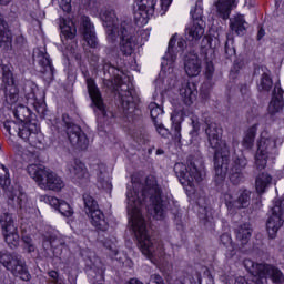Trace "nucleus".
Returning a JSON list of instances; mask_svg holds the SVG:
<instances>
[{
	"instance_id": "1",
	"label": "nucleus",
	"mask_w": 284,
	"mask_h": 284,
	"mask_svg": "<svg viewBox=\"0 0 284 284\" xmlns=\"http://www.w3.org/2000/svg\"><path fill=\"white\" fill-rule=\"evenodd\" d=\"M126 199L129 221L138 239V247L146 258H152V256H156V247L154 246V241L148 235L145 220L141 214V205L149 199L153 219L156 221L165 219V206L161 199V187L156 182V178L153 175L146 176L144 184L134 182L133 191H128Z\"/></svg>"
},
{
	"instance_id": "2",
	"label": "nucleus",
	"mask_w": 284,
	"mask_h": 284,
	"mask_svg": "<svg viewBox=\"0 0 284 284\" xmlns=\"http://www.w3.org/2000/svg\"><path fill=\"white\" fill-rule=\"evenodd\" d=\"M204 132L209 141L210 148L214 152V171L215 181L223 183L227 176V164L230 163V148L223 141V129L215 122H206Z\"/></svg>"
},
{
	"instance_id": "3",
	"label": "nucleus",
	"mask_w": 284,
	"mask_h": 284,
	"mask_svg": "<svg viewBox=\"0 0 284 284\" xmlns=\"http://www.w3.org/2000/svg\"><path fill=\"white\" fill-rule=\"evenodd\" d=\"M187 165L178 162L174 165V172L182 185L192 187L194 183H201L205 176V165L203 159L190 155L186 161Z\"/></svg>"
},
{
	"instance_id": "4",
	"label": "nucleus",
	"mask_w": 284,
	"mask_h": 284,
	"mask_svg": "<svg viewBox=\"0 0 284 284\" xmlns=\"http://www.w3.org/2000/svg\"><path fill=\"white\" fill-rule=\"evenodd\" d=\"M28 174L38 183L41 190H52V192H61L65 187V182L54 172L45 170L41 164H30L27 168Z\"/></svg>"
},
{
	"instance_id": "5",
	"label": "nucleus",
	"mask_w": 284,
	"mask_h": 284,
	"mask_svg": "<svg viewBox=\"0 0 284 284\" xmlns=\"http://www.w3.org/2000/svg\"><path fill=\"white\" fill-rule=\"evenodd\" d=\"M0 263L11 272L13 276H18L21 281H30V272L26 265V260L17 253L0 252Z\"/></svg>"
},
{
	"instance_id": "6",
	"label": "nucleus",
	"mask_w": 284,
	"mask_h": 284,
	"mask_svg": "<svg viewBox=\"0 0 284 284\" xmlns=\"http://www.w3.org/2000/svg\"><path fill=\"white\" fill-rule=\"evenodd\" d=\"M243 265L250 274L253 276H258V278H272V282L275 284L284 283V275L281 270L270 264H258L250 258H245Z\"/></svg>"
},
{
	"instance_id": "7",
	"label": "nucleus",
	"mask_w": 284,
	"mask_h": 284,
	"mask_svg": "<svg viewBox=\"0 0 284 284\" xmlns=\"http://www.w3.org/2000/svg\"><path fill=\"white\" fill-rule=\"evenodd\" d=\"M276 154H278L276 141L262 135L257 142V152L255 154V165L257 170H265L267 159H276Z\"/></svg>"
},
{
	"instance_id": "8",
	"label": "nucleus",
	"mask_w": 284,
	"mask_h": 284,
	"mask_svg": "<svg viewBox=\"0 0 284 284\" xmlns=\"http://www.w3.org/2000/svg\"><path fill=\"white\" fill-rule=\"evenodd\" d=\"M62 121L67 128L68 139L72 148L74 150H88L90 141L88 140V135L81 130V126L70 122V118L67 114L62 115Z\"/></svg>"
},
{
	"instance_id": "9",
	"label": "nucleus",
	"mask_w": 284,
	"mask_h": 284,
	"mask_svg": "<svg viewBox=\"0 0 284 284\" xmlns=\"http://www.w3.org/2000/svg\"><path fill=\"white\" fill-rule=\"evenodd\" d=\"M120 38V51L126 57H131L136 48V39L134 38V29L132 22L122 21L120 22V30L118 31Z\"/></svg>"
},
{
	"instance_id": "10",
	"label": "nucleus",
	"mask_w": 284,
	"mask_h": 284,
	"mask_svg": "<svg viewBox=\"0 0 284 284\" xmlns=\"http://www.w3.org/2000/svg\"><path fill=\"white\" fill-rule=\"evenodd\" d=\"M284 200L277 199L273 202V206L271 207V215L266 221V230L268 232L270 239H276V234H278V230L283 227L284 217Z\"/></svg>"
},
{
	"instance_id": "11",
	"label": "nucleus",
	"mask_w": 284,
	"mask_h": 284,
	"mask_svg": "<svg viewBox=\"0 0 284 284\" xmlns=\"http://www.w3.org/2000/svg\"><path fill=\"white\" fill-rule=\"evenodd\" d=\"M251 196L252 192L248 190H240L237 194L232 191L224 193L223 199L227 210L230 212H236V210L250 207Z\"/></svg>"
},
{
	"instance_id": "12",
	"label": "nucleus",
	"mask_w": 284,
	"mask_h": 284,
	"mask_svg": "<svg viewBox=\"0 0 284 284\" xmlns=\"http://www.w3.org/2000/svg\"><path fill=\"white\" fill-rule=\"evenodd\" d=\"M101 19L103 26L106 29V39L111 43H114L119 39V31L121 30V23L119 24V18L112 9H105L101 12Z\"/></svg>"
},
{
	"instance_id": "13",
	"label": "nucleus",
	"mask_w": 284,
	"mask_h": 284,
	"mask_svg": "<svg viewBox=\"0 0 284 284\" xmlns=\"http://www.w3.org/2000/svg\"><path fill=\"white\" fill-rule=\"evenodd\" d=\"M33 61L39 65V72L44 75L45 81H52L54 79V67H52V60L45 52V49L33 50Z\"/></svg>"
},
{
	"instance_id": "14",
	"label": "nucleus",
	"mask_w": 284,
	"mask_h": 284,
	"mask_svg": "<svg viewBox=\"0 0 284 284\" xmlns=\"http://www.w3.org/2000/svg\"><path fill=\"white\" fill-rule=\"evenodd\" d=\"M120 102L126 116L139 114V106H136V103H139V98L134 95V91L130 89H121Z\"/></svg>"
},
{
	"instance_id": "15",
	"label": "nucleus",
	"mask_w": 284,
	"mask_h": 284,
	"mask_svg": "<svg viewBox=\"0 0 284 284\" xmlns=\"http://www.w3.org/2000/svg\"><path fill=\"white\" fill-rule=\"evenodd\" d=\"M246 166L247 159H245V156H233V163L230 170V181L231 183H233V185H239V183H243V181L245 180V175H243V170Z\"/></svg>"
},
{
	"instance_id": "16",
	"label": "nucleus",
	"mask_w": 284,
	"mask_h": 284,
	"mask_svg": "<svg viewBox=\"0 0 284 284\" xmlns=\"http://www.w3.org/2000/svg\"><path fill=\"white\" fill-rule=\"evenodd\" d=\"M65 245V240L60 237L57 234L47 233L42 239V254L44 258H52V250H57L58 247H63Z\"/></svg>"
},
{
	"instance_id": "17",
	"label": "nucleus",
	"mask_w": 284,
	"mask_h": 284,
	"mask_svg": "<svg viewBox=\"0 0 284 284\" xmlns=\"http://www.w3.org/2000/svg\"><path fill=\"white\" fill-rule=\"evenodd\" d=\"M67 170L69 172L70 179L77 183H81V181H88V179H90V174L88 173L85 164H83V162L80 160H73L69 162Z\"/></svg>"
},
{
	"instance_id": "18",
	"label": "nucleus",
	"mask_w": 284,
	"mask_h": 284,
	"mask_svg": "<svg viewBox=\"0 0 284 284\" xmlns=\"http://www.w3.org/2000/svg\"><path fill=\"white\" fill-rule=\"evenodd\" d=\"M18 130V136H20V139L28 141L30 145H37L39 136V129L37 128V124L32 122H22L19 123Z\"/></svg>"
},
{
	"instance_id": "19",
	"label": "nucleus",
	"mask_w": 284,
	"mask_h": 284,
	"mask_svg": "<svg viewBox=\"0 0 284 284\" xmlns=\"http://www.w3.org/2000/svg\"><path fill=\"white\" fill-rule=\"evenodd\" d=\"M87 88L92 103L95 105V108H98L101 114L105 116V104L103 103L101 91L92 78L87 79Z\"/></svg>"
},
{
	"instance_id": "20",
	"label": "nucleus",
	"mask_w": 284,
	"mask_h": 284,
	"mask_svg": "<svg viewBox=\"0 0 284 284\" xmlns=\"http://www.w3.org/2000/svg\"><path fill=\"white\" fill-rule=\"evenodd\" d=\"M81 31L84 38V41L90 45V48H97L99 41L97 40V33L94 32V26L90 22V18H81Z\"/></svg>"
},
{
	"instance_id": "21",
	"label": "nucleus",
	"mask_w": 284,
	"mask_h": 284,
	"mask_svg": "<svg viewBox=\"0 0 284 284\" xmlns=\"http://www.w3.org/2000/svg\"><path fill=\"white\" fill-rule=\"evenodd\" d=\"M184 70L187 77H199L201 74V59L196 53H189L185 57Z\"/></svg>"
},
{
	"instance_id": "22",
	"label": "nucleus",
	"mask_w": 284,
	"mask_h": 284,
	"mask_svg": "<svg viewBox=\"0 0 284 284\" xmlns=\"http://www.w3.org/2000/svg\"><path fill=\"white\" fill-rule=\"evenodd\" d=\"M283 94L284 91L281 88V83L277 82L274 87L273 97L268 104L270 114H276L277 112H281V110H283Z\"/></svg>"
},
{
	"instance_id": "23",
	"label": "nucleus",
	"mask_w": 284,
	"mask_h": 284,
	"mask_svg": "<svg viewBox=\"0 0 284 284\" xmlns=\"http://www.w3.org/2000/svg\"><path fill=\"white\" fill-rule=\"evenodd\" d=\"M0 45L4 50H10L12 48V32L8 30V22L0 13Z\"/></svg>"
},
{
	"instance_id": "24",
	"label": "nucleus",
	"mask_w": 284,
	"mask_h": 284,
	"mask_svg": "<svg viewBox=\"0 0 284 284\" xmlns=\"http://www.w3.org/2000/svg\"><path fill=\"white\" fill-rule=\"evenodd\" d=\"M196 87L194 83H185L180 89V97L185 105H192L196 101Z\"/></svg>"
},
{
	"instance_id": "25",
	"label": "nucleus",
	"mask_w": 284,
	"mask_h": 284,
	"mask_svg": "<svg viewBox=\"0 0 284 284\" xmlns=\"http://www.w3.org/2000/svg\"><path fill=\"white\" fill-rule=\"evenodd\" d=\"M95 171L98 176V187L101 190H112V182H110L105 164H98Z\"/></svg>"
},
{
	"instance_id": "26",
	"label": "nucleus",
	"mask_w": 284,
	"mask_h": 284,
	"mask_svg": "<svg viewBox=\"0 0 284 284\" xmlns=\"http://www.w3.org/2000/svg\"><path fill=\"white\" fill-rule=\"evenodd\" d=\"M0 226L2 232H14L17 230V216L10 211H3L0 214Z\"/></svg>"
},
{
	"instance_id": "27",
	"label": "nucleus",
	"mask_w": 284,
	"mask_h": 284,
	"mask_svg": "<svg viewBox=\"0 0 284 284\" xmlns=\"http://www.w3.org/2000/svg\"><path fill=\"white\" fill-rule=\"evenodd\" d=\"M174 45H176V36H173L169 41V48L162 62L163 70H170L176 61V53L174 52Z\"/></svg>"
},
{
	"instance_id": "28",
	"label": "nucleus",
	"mask_w": 284,
	"mask_h": 284,
	"mask_svg": "<svg viewBox=\"0 0 284 284\" xmlns=\"http://www.w3.org/2000/svg\"><path fill=\"white\" fill-rule=\"evenodd\" d=\"M61 34L64 39H74L77 37V24L74 21L65 18L59 19Z\"/></svg>"
},
{
	"instance_id": "29",
	"label": "nucleus",
	"mask_w": 284,
	"mask_h": 284,
	"mask_svg": "<svg viewBox=\"0 0 284 284\" xmlns=\"http://www.w3.org/2000/svg\"><path fill=\"white\" fill-rule=\"evenodd\" d=\"M205 34V22H200V24L192 23L185 30V37L189 41H199Z\"/></svg>"
},
{
	"instance_id": "30",
	"label": "nucleus",
	"mask_w": 284,
	"mask_h": 284,
	"mask_svg": "<svg viewBox=\"0 0 284 284\" xmlns=\"http://www.w3.org/2000/svg\"><path fill=\"white\" fill-rule=\"evenodd\" d=\"M87 215L90 216L93 227H97V230H100L101 232L108 230V222L105 221V215L101 209L87 213Z\"/></svg>"
},
{
	"instance_id": "31",
	"label": "nucleus",
	"mask_w": 284,
	"mask_h": 284,
	"mask_svg": "<svg viewBox=\"0 0 284 284\" xmlns=\"http://www.w3.org/2000/svg\"><path fill=\"white\" fill-rule=\"evenodd\" d=\"M217 14L222 19H230V13L233 8H236V0H219L215 4Z\"/></svg>"
},
{
	"instance_id": "32",
	"label": "nucleus",
	"mask_w": 284,
	"mask_h": 284,
	"mask_svg": "<svg viewBox=\"0 0 284 284\" xmlns=\"http://www.w3.org/2000/svg\"><path fill=\"white\" fill-rule=\"evenodd\" d=\"M235 235L241 245H247L252 239V225L248 223L241 224L235 229Z\"/></svg>"
},
{
	"instance_id": "33",
	"label": "nucleus",
	"mask_w": 284,
	"mask_h": 284,
	"mask_svg": "<svg viewBox=\"0 0 284 284\" xmlns=\"http://www.w3.org/2000/svg\"><path fill=\"white\" fill-rule=\"evenodd\" d=\"M272 184V175L263 172L255 178V189L257 194H265V191Z\"/></svg>"
},
{
	"instance_id": "34",
	"label": "nucleus",
	"mask_w": 284,
	"mask_h": 284,
	"mask_svg": "<svg viewBox=\"0 0 284 284\" xmlns=\"http://www.w3.org/2000/svg\"><path fill=\"white\" fill-rule=\"evenodd\" d=\"M245 26H247V22L245 21V17H243V14H237L230 20V28L232 32H235L237 36L245 34Z\"/></svg>"
},
{
	"instance_id": "35",
	"label": "nucleus",
	"mask_w": 284,
	"mask_h": 284,
	"mask_svg": "<svg viewBox=\"0 0 284 284\" xmlns=\"http://www.w3.org/2000/svg\"><path fill=\"white\" fill-rule=\"evenodd\" d=\"M257 130H258V124H253L245 131L244 138L242 141V145L243 148H245V150H252V148L254 146V139H256Z\"/></svg>"
},
{
	"instance_id": "36",
	"label": "nucleus",
	"mask_w": 284,
	"mask_h": 284,
	"mask_svg": "<svg viewBox=\"0 0 284 284\" xmlns=\"http://www.w3.org/2000/svg\"><path fill=\"white\" fill-rule=\"evenodd\" d=\"M172 130L174 131L173 139L178 143H181V123H183V116L181 113L173 112L171 114Z\"/></svg>"
},
{
	"instance_id": "37",
	"label": "nucleus",
	"mask_w": 284,
	"mask_h": 284,
	"mask_svg": "<svg viewBox=\"0 0 284 284\" xmlns=\"http://www.w3.org/2000/svg\"><path fill=\"white\" fill-rule=\"evenodd\" d=\"M31 114L30 109L23 104H19L13 108V115L18 121H20L19 123L30 122Z\"/></svg>"
},
{
	"instance_id": "38",
	"label": "nucleus",
	"mask_w": 284,
	"mask_h": 284,
	"mask_svg": "<svg viewBox=\"0 0 284 284\" xmlns=\"http://www.w3.org/2000/svg\"><path fill=\"white\" fill-rule=\"evenodd\" d=\"M3 236L7 245L11 250H17V247H19V229H14L13 231H4Z\"/></svg>"
},
{
	"instance_id": "39",
	"label": "nucleus",
	"mask_w": 284,
	"mask_h": 284,
	"mask_svg": "<svg viewBox=\"0 0 284 284\" xmlns=\"http://www.w3.org/2000/svg\"><path fill=\"white\" fill-rule=\"evenodd\" d=\"M220 242L227 250V253H226L227 258H232L233 256H235L236 245L234 244V242H232V235L231 234H227V233L222 234L220 236Z\"/></svg>"
},
{
	"instance_id": "40",
	"label": "nucleus",
	"mask_w": 284,
	"mask_h": 284,
	"mask_svg": "<svg viewBox=\"0 0 284 284\" xmlns=\"http://www.w3.org/2000/svg\"><path fill=\"white\" fill-rule=\"evenodd\" d=\"M274 85V82L272 81V77L270 75V71H264L261 74L260 81L257 83V90L258 92H270L272 90V87Z\"/></svg>"
},
{
	"instance_id": "41",
	"label": "nucleus",
	"mask_w": 284,
	"mask_h": 284,
	"mask_svg": "<svg viewBox=\"0 0 284 284\" xmlns=\"http://www.w3.org/2000/svg\"><path fill=\"white\" fill-rule=\"evenodd\" d=\"M82 199H83V203H84L85 214H90V213L99 210V202L90 193H84L82 195Z\"/></svg>"
},
{
	"instance_id": "42",
	"label": "nucleus",
	"mask_w": 284,
	"mask_h": 284,
	"mask_svg": "<svg viewBox=\"0 0 284 284\" xmlns=\"http://www.w3.org/2000/svg\"><path fill=\"white\" fill-rule=\"evenodd\" d=\"M149 19L150 13H148L145 9L141 7H139V9L134 12V21L136 26H146Z\"/></svg>"
},
{
	"instance_id": "43",
	"label": "nucleus",
	"mask_w": 284,
	"mask_h": 284,
	"mask_svg": "<svg viewBox=\"0 0 284 284\" xmlns=\"http://www.w3.org/2000/svg\"><path fill=\"white\" fill-rule=\"evenodd\" d=\"M149 110H150V114L153 123H156V121H159V116L163 114V106L159 105L155 102H151L149 104Z\"/></svg>"
},
{
	"instance_id": "44",
	"label": "nucleus",
	"mask_w": 284,
	"mask_h": 284,
	"mask_svg": "<svg viewBox=\"0 0 284 284\" xmlns=\"http://www.w3.org/2000/svg\"><path fill=\"white\" fill-rule=\"evenodd\" d=\"M0 185L1 187H8L10 185V172L3 164H0Z\"/></svg>"
},
{
	"instance_id": "45",
	"label": "nucleus",
	"mask_w": 284,
	"mask_h": 284,
	"mask_svg": "<svg viewBox=\"0 0 284 284\" xmlns=\"http://www.w3.org/2000/svg\"><path fill=\"white\" fill-rule=\"evenodd\" d=\"M58 212H60L62 216H67V217H70L72 216V214H74V210H72V206H70V204H68V202L63 200L60 202L58 206Z\"/></svg>"
},
{
	"instance_id": "46",
	"label": "nucleus",
	"mask_w": 284,
	"mask_h": 284,
	"mask_svg": "<svg viewBox=\"0 0 284 284\" xmlns=\"http://www.w3.org/2000/svg\"><path fill=\"white\" fill-rule=\"evenodd\" d=\"M3 128L8 132V134L14 135L19 134V123L12 121V120H7L3 122Z\"/></svg>"
},
{
	"instance_id": "47",
	"label": "nucleus",
	"mask_w": 284,
	"mask_h": 284,
	"mask_svg": "<svg viewBox=\"0 0 284 284\" xmlns=\"http://www.w3.org/2000/svg\"><path fill=\"white\" fill-rule=\"evenodd\" d=\"M156 0H141L140 7L150 14H153Z\"/></svg>"
},
{
	"instance_id": "48",
	"label": "nucleus",
	"mask_w": 284,
	"mask_h": 284,
	"mask_svg": "<svg viewBox=\"0 0 284 284\" xmlns=\"http://www.w3.org/2000/svg\"><path fill=\"white\" fill-rule=\"evenodd\" d=\"M7 196L9 199V203H11V205H18L21 206V197H19V191L14 190V191H8L7 192Z\"/></svg>"
},
{
	"instance_id": "49",
	"label": "nucleus",
	"mask_w": 284,
	"mask_h": 284,
	"mask_svg": "<svg viewBox=\"0 0 284 284\" xmlns=\"http://www.w3.org/2000/svg\"><path fill=\"white\" fill-rule=\"evenodd\" d=\"M191 16L193 19V23L194 24H201V23H205L203 21V9L201 8H195L194 10L191 11Z\"/></svg>"
},
{
	"instance_id": "50",
	"label": "nucleus",
	"mask_w": 284,
	"mask_h": 284,
	"mask_svg": "<svg viewBox=\"0 0 284 284\" xmlns=\"http://www.w3.org/2000/svg\"><path fill=\"white\" fill-rule=\"evenodd\" d=\"M22 241L24 243V250H27L29 254H32V252L37 250V246H34V243L32 242V237L24 235L22 236Z\"/></svg>"
},
{
	"instance_id": "51",
	"label": "nucleus",
	"mask_w": 284,
	"mask_h": 284,
	"mask_svg": "<svg viewBox=\"0 0 284 284\" xmlns=\"http://www.w3.org/2000/svg\"><path fill=\"white\" fill-rule=\"evenodd\" d=\"M52 2L58 3L63 12H71L72 10V0H52Z\"/></svg>"
},
{
	"instance_id": "52",
	"label": "nucleus",
	"mask_w": 284,
	"mask_h": 284,
	"mask_svg": "<svg viewBox=\"0 0 284 284\" xmlns=\"http://www.w3.org/2000/svg\"><path fill=\"white\" fill-rule=\"evenodd\" d=\"M2 81L3 83H7V85H13L14 78L12 77V72L3 70Z\"/></svg>"
},
{
	"instance_id": "53",
	"label": "nucleus",
	"mask_w": 284,
	"mask_h": 284,
	"mask_svg": "<svg viewBox=\"0 0 284 284\" xmlns=\"http://www.w3.org/2000/svg\"><path fill=\"white\" fill-rule=\"evenodd\" d=\"M205 77L207 79H212V77H214V64L212 63V60L206 59Z\"/></svg>"
},
{
	"instance_id": "54",
	"label": "nucleus",
	"mask_w": 284,
	"mask_h": 284,
	"mask_svg": "<svg viewBox=\"0 0 284 284\" xmlns=\"http://www.w3.org/2000/svg\"><path fill=\"white\" fill-rule=\"evenodd\" d=\"M154 125L156 128L158 134H160L161 136H168V134H170V131H168V129H165V126H163V123H161L160 121H155Z\"/></svg>"
},
{
	"instance_id": "55",
	"label": "nucleus",
	"mask_w": 284,
	"mask_h": 284,
	"mask_svg": "<svg viewBox=\"0 0 284 284\" xmlns=\"http://www.w3.org/2000/svg\"><path fill=\"white\" fill-rule=\"evenodd\" d=\"M214 42V39L210 38V37H204L202 40V43H204V47L209 48V53L213 54L214 53V44H212Z\"/></svg>"
},
{
	"instance_id": "56",
	"label": "nucleus",
	"mask_w": 284,
	"mask_h": 284,
	"mask_svg": "<svg viewBox=\"0 0 284 284\" xmlns=\"http://www.w3.org/2000/svg\"><path fill=\"white\" fill-rule=\"evenodd\" d=\"M138 143L145 145V143H150V135L146 132H141L135 136Z\"/></svg>"
},
{
	"instance_id": "57",
	"label": "nucleus",
	"mask_w": 284,
	"mask_h": 284,
	"mask_svg": "<svg viewBox=\"0 0 284 284\" xmlns=\"http://www.w3.org/2000/svg\"><path fill=\"white\" fill-rule=\"evenodd\" d=\"M148 284H165V281L163 280V277L161 275L153 274L150 276Z\"/></svg>"
},
{
	"instance_id": "58",
	"label": "nucleus",
	"mask_w": 284,
	"mask_h": 284,
	"mask_svg": "<svg viewBox=\"0 0 284 284\" xmlns=\"http://www.w3.org/2000/svg\"><path fill=\"white\" fill-rule=\"evenodd\" d=\"M61 201L57 199L55 196H48L47 197V202L49 203V205H51V207H54L57 210H59V205H61Z\"/></svg>"
},
{
	"instance_id": "59",
	"label": "nucleus",
	"mask_w": 284,
	"mask_h": 284,
	"mask_svg": "<svg viewBox=\"0 0 284 284\" xmlns=\"http://www.w3.org/2000/svg\"><path fill=\"white\" fill-rule=\"evenodd\" d=\"M174 284H196V280L192 275H187L183 281L176 280Z\"/></svg>"
},
{
	"instance_id": "60",
	"label": "nucleus",
	"mask_w": 284,
	"mask_h": 284,
	"mask_svg": "<svg viewBox=\"0 0 284 284\" xmlns=\"http://www.w3.org/2000/svg\"><path fill=\"white\" fill-rule=\"evenodd\" d=\"M240 92H241L242 97H244V99H250V94H252V92L250 91V85H247V84H243L240 88Z\"/></svg>"
},
{
	"instance_id": "61",
	"label": "nucleus",
	"mask_w": 284,
	"mask_h": 284,
	"mask_svg": "<svg viewBox=\"0 0 284 284\" xmlns=\"http://www.w3.org/2000/svg\"><path fill=\"white\" fill-rule=\"evenodd\" d=\"M160 2H161V8L164 12H166L170 6H172V0H160Z\"/></svg>"
},
{
	"instance_id": "62",
	"label": "nucleus",
	"mask_w": 284,
	"mask_h": 284,
	"mask_svg": "<svg viewBox=\"0 0 284 284\" xmlns=\"http://www.w3.org/2000/svg\"><path fill=\"white\" fill-rule=\"evenodd\" d=\"M48 275L54 283H59V273L57 271H49Z\"/></svg>"
},
{
	"instance_id": "63",
	"label": "nucleus",
	"mask_w": 284,
	"mask_h": 284,
	"mask_svg": "<svg viewBox=\"0 0 284 284\" xmlns=\"http://www.w3.org/2000/svg\"><path fill=\"white\" fill-rule=\"evenodd\" d=\"M168 81H169V89L174 88V85H176V78L174 75L166 78V82Z\"/></svg>"
},
{
	"instance_id": "64",
	"label": "nucleus",
	"mask_w": 284,
	"mask_h": 284,
	"mask_svg": "<svg viewBox=\"0 0 284 284\" xmlns=\"http://www.w3.org/2000/svg\"><path fill=\"white\" fill-rule=\"evenodd\" d=\"M185 45H187V42H186L185 40L180 39V40L178 41V48H179L180 50H185Z\"/></svg>"
}]
</instances>
